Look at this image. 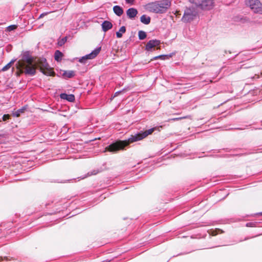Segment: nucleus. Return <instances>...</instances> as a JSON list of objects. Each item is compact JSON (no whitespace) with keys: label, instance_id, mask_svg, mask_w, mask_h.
<instances>
[{"label":"nucleus","instance_id":"nucleus-2","mask_svg":"<svg viewBox=\"0 0 262 262\" xmlns=\"http://www.w3.org/2000/svg\"><path fill=\"white\" fill-rule=\"evenodd\" d=\"M155 129V127L151 128L144 132L139 133L135 135H132L127 140L116 141L107 146L105 148V150L115 152L123 149L129 143L141 140L148 135L152 134Z\"/></svg>","mask_w":262,"mask_h":262},{"label":"nucleus","instance_id":"nucleus-9","mask_svg":"<svg viewBox=\"0 0 262 262\" xmlns=\"http://www.w3.org/2000/svg\"><path fill=\"white\" fill-rule=\"evenodd\" d=\"M137 10L134 8H130L126 11L127 17L131 19H134L137 16Z\"/></svg>","mask_w":262,"mask_h":262},{"label":"nucleus","instance_id":"nucleus-31","mask_svg":"<svg viewBox=\"0 0 262 262\" xmlns=\"http://www.w3.org/2000/svg\"><path fill=\"white\" fill-rule=\"evenodd\" d=\"M261 214L262 215V213H261Z\"/></svg>","mask_w":262,"mask_h":262},{"label":"nucleus","instance_id":"nucleus-26","mask_svg":"<svg viewBox=\"0 0 262 262\" xmlns=\"http://www.w3.org/2000/svg\"><path fill=\"white\" fill-rule=\"evenodd\" d=\"M4 260H7V261L9 260V259L7 257H6V256H5L4 257H0V261H3Z\"/></svg>","mask_w":262,"mask_h":262},{"label":"nucleus","instance_id":"nucleus-4","mask_svg":"<svg viewBox=\"0 0 262 262\" xmlns=\"http://www.w3.org/2000/svg\"><path fill=\"white\" fill-rule=\"evenodd\" d=\"M246 4L255 13H262V4L259 0H247Z\"/></svg>","mask_w":262,"mask_h":262},{"label":"nucleus","instance_id":"nucleus-11","mask_svg":"<svg viewBox=\"0 0 262 262\" xmlns=\"http://www.w3.org/2000/svg\"><path fill=\"white\" fill-rule=\"evenodd\" d=\"M60 98L63 99H66L70 102H73L75 100V96L73 94L68 95L65 93L60 94Z\"/></svg>","mask_w":262,"mask_h":262},{"label":"nucleus","instance_id":"nucleus-7","mask_svg":"<svg viewBox=\"0 0 262 262\" xmlns=\"http://www.w3.org/2000/svg\"><path fill=\"white\" fill-rule=\"evenodd\" d=\"M160 41L159 40H150L146 44L145 49L147 51H150L152 48L159 46Z\"/></svg>","mask_w":262,"mask_h":262},{"label":"nucleus","instance_id":"nucleus-10","mask_svg":"<svg viewBox=\"0 0 262 262\" xmlns=\"http://www.w3.org/2000/svg\"><path fill=\"white\" fill-rule=\"evenodd\" d=\"M101 26H102L103 31L105 32H106L107 31H108V30L112 29L113 27L112 24L110 21H106V20L104 21L102 24Z\"/></svg>","mask_w":262,"mask_h":262},{"label":"nucleus","instance_id":"nucleus-28","mask_svg":"<svg viewBox=\"0 0 262 262\" xmlns=\"http://www.w3.org/2000/svg\"><path fill=\"white\" fill-rule=\"evenodd\" d=\"M118 93V92H116V93L115 94V96H116Z\"/></svg>","mask_w":262,"mask_h":262},{"label":"nucleus","instance_id":"nucleus-16","mask_svg":"<svg viewBox=\"0 0 262 262\" xmlns=\"http://www.w3.org/2000/svg\"><path fill=\"white\" fill-rule=\"evenodd\" d=\"M126 31V28L124 26L121 27L119 31L116 32V36L117 38H121L122 36V34L124 33Z\"/></svg>","mask_w":262,"mask_h":262},{"label":"nucleus","instance_id":"nucleus-15","mask_svg":"<svg viewBox=\"0 0 262 262\" xmlns=\"http://www.w3.org/2000/svg\"><path fill=\"white\" fill-rule=\"evenodd\" d=\"M140 20L143 24L148 25L150 22V17L146 15H143L140 17Z\"/></svg>","mask_w":262,"mask_h":262},{"label":"nucleus","instance_id":"nucleus-6","mask_svg":"<svg viewBox=\"0 0 262 262\" xmlns=\"http://www.w3.org/2000/svg\"><path fill=\"white\" fill-rule=\"evenodd\" d=\"M214 7L213 0H202L200 8L204 10H210Z\"/></svg>","mask_w":262,"mask_h":262},{"label":"nucleus","instance_id":"nucleus-12","mask_svg":"<svg viewBox=\"0 0 262 262\" xmlns=\"http://www.w3.org/2000/svg\"><path fill=\"white\" fill-rule=\"evenodd\" d=\"M113 11L114 13L118 16H120L123 13V10L119 6H115L113 7Z\"/></svg>","mask_w":262,"mask_h":262},{"label":"nucleus","instance_id":"nucleus-18","mask_svg":"<svg viewBox=\"0 0 262 262\" xmlns=\"http://www.w3.org/2000/svg\"><path fill=\"white\" fill-rule=\"evenodd\" d=\"M192 4H194L197 7H200L202 0H188Z\"/></svg>","mask_w":262,"mask_h":262},{"label":"nucleus","instance_id":"nucleus-5","mask_svg":"<svg viewBox=\"0 0 262 262\" xmlns=\"http://www.w3.org/2000/svg\"><path fill=\"white\" fill-rule=\"evenodd\" d=\"M196 15V12L193 8H186L184 15L182 17V20L184 22H189L192 20Z\"/></svg>","mask_w":262,"mask_h":262},{"label":"nucleus","instance_id":"nucleus-19","mask_svg":"<svg viewBox=\"0 0 262 262\" xmlns=\"http://www.w3.org/2000/svg\"><path fill=\"white\" fill-rule=\"evenodd\" d=\"M67 40V37H63L62 38L59 39L58 41L57 44L59 46H62L66 42Z\"/></svg>","mask_w":262,"mask_h":262},{"label":"nucleus","instance_id":"nucleus-14","mask_svg":"<svg viewBox=\"0 0 262 262\" xmlns=\"http://www.w3.org/2000/svg\"><path fill=\"white\" fill-rule=\"evenodd\" d=\"M63 54L59 50H56L54 53V58L57 61H60L62 59Z\"/></svg>","mask_w":262,"mask_h":262},{"label":"nucleus","instance_id":"nucleus-25","mask_svg":"<svg viewBox=\"0 0 262 262\" xmlns=\"http://www.w3.org/2000/svg\"><path fill=\"white\" fill-rule=\"evenodd\" d=\"M10 118V116L9 114H5L3 116V120L5 121Z\"/></svg>","mask_w":262,"mask_h":262},{"label":"nucleus","instance_id":"nucleus-20","mask_svg":"<svg viewBox=\"0 0 262 262\" xmlns=\"http://www.w3.org/2000/svg\"><path fill=\"white\" fill-rule=\"evenodd\" d=\"M169 58L168 55H159L154 57L153 59H160L162 60H165Z\"/></svg>","mask_w":262,"mask_h":262},{"label":"nucleus","instance_id":"nucleus-22","mask_svg":"<svg viewBox=\"0 0 262 262\" xmlns=\"http://www.w3.org/2000/svg\"><path fill=\"white\" fill-rule=\"evenodd\" d=\"M223 231L221 230V229H215V230H213L211 231V234L212 235V236H215L217 234L220 233H222Z\"/></svg>","mask_w":262,"mask_h":262},{"label":"nucleus","instance_id":"nucleus-24","mask_svg":"<svg viewBox=\"0 0 262 262\" xmlns=\"http://www.w3.org/2000/svg\"><path fill=\"white\" fill-rule=\"evenodd\" d=\"M16 28H17L16 25H11L7 28V30L9 31H11L15 30V29H16Z\"/></svg>","mask_w":262,"mask_h":262},{"label":"nucleus","instance_id":"nucleus-1","mask_svg":"<svg viewBox=\"0 0 262 262\" xmlns=\"http://www.w3.org/2000/svg\"><path fill=\"white\" fill-rule=\"evenodd\" d=\"M17 76L22 73L27 75H34L37 68L47 76H54L55 72L49 67L47 60L44 58L28 57L25 60H19L16 63Z\"/></svg>","mask_w":262,"mask_h":262},{"label":"nucleus","instance_id":"nucleus-23","mask_svg":"<svg viewBox=\"0 0 262 262\" xmlns=\"http://www.w3.org/2000/svg\"><path fill=\"white\" fill-rule=\"evenodd\" d=\"M12 62H10L8 63L7 65H6L5 67H4L2 69V71H6L8 70H9L10 67H11Z\"/></svg>","mask_w":262,"mask_h":262},{"label":"nucleus","instance_id":"nucleus-30","mask_svg":"<svg viewBox=\"0 0 262 262\" xmlns=\"http://www.w3.org/2000/svg\"><path fill=\"white\" fill-rule=\"evenodd\" d=\"M177 119H178V118H174L172 120H177Z\"/></svg>","mask_w":262,"mask_h":262},{"label":"nucleus","instance_id":"nucleus-8","mask_svg":"<svg viewBox=\"0 0 262 262\" xmlns=\"http://www.w3.org/2000/svg\"><path fill=\"white\" fill-rule=\"evenodd\" d=\"M101 50V47H99L97 49H96L95 50H94L93 52H92L90 54L87 55L85 56V57H83L82 59L80 60H82L83 59H93L95 57L97 56V55L99 53L100 51Z\"/></svg>","mask_w":262,"mask_h":262},{"label":"nucleus","instance_id":"nucleus-13","mask_svg":"<svg viewBox=\"0 0 262 262\" xmlns=\"http://www.w3.org/2000/svg\"><path fill=\"white\" fill-rule=\"evenodd\" d=\"M75 75V72L73 71H65L62 74V76L64 78H71Z\"/></svg>","mask_w":262,"mask_h":262},{"label":"nucleus","instance_id":"nucleus-17","mask_svg":"<svg viewBox=\"0 0 262 262\" xmlns=\"http://www.w3.org/2000/svg\"><path fill=\"white\" fill-rule=\"evenodd\" d=\"M139 38L141 40H143L146 37V34L143 31H139L138 32Z\"/></svg>","mask_w":262,"mask_h":262},{"label":"nucleus","instance_id":"nucleus-3","mask_svg":"<svg viewBox=\"0 0 262 262\" xmlns=\"http://www.w3.org/2000/svg\"><path fill=\"white\" fill-rule=\"evenodd\" d=\"M171 6L169 0H161L147 4L145 9L150 12L155 13H163L166 12Z\"/></svg>","mask_w":262,"mask_h":262},{"label":"nucleus","instance_id":"nucleus-21","mask_svg":"<svg viewBox=\"0 0 262 262\" xmlns=\"http://www.w3.org/2000/svg\"><path fill=\"white\" fill-rule=\"evenodd\" d=\"M25 109L21 108L18 110L15 113L13 114L14 116L18 117L20 116V113H23L24 112Z\"/></svg>","mask_w":262,"mask_h":262},{"label":"nucleus","instance_id":"nucleus-27","mask_svg":"<svg viewBox=\"0 0 262 262\" xmlns=\"http://www.w3.org/2000/svg\"><path fill=\"white\" fill-rule=\"evenodd\" d=\"M126 1L127 3H129L130 2V0H126Z\"/></svg>","mask_w":262,"mask_h":262},{"label":"nucleus","instance_id":"nucleus-29","mask_svg":"<svg viewBox=\"0 0 262 262\" xmlns=\"http://www.w3.org/2000/svg\"><path fill=\"white\" fill-rule=\"evenodd\" d=\"M43 14H41V15H40L39 17L40 18V17H42V16H43Z\"/></svg>","mask_w":262,"mask_h":262}]
</instances>
